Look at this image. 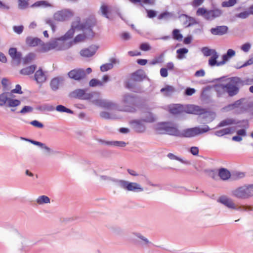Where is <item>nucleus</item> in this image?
Listing matches in <instances>:
<instances>
[{
  "label": "nucleus",
  "instance_id": "nucleus-1",
  "mask_svg": "<svg viewBox=\"0 0 253 253\" xmlns=\"http://www.w3.org/2000/svg\"><path fill=\"white\" fill-rule=\"evenodd\" d=\"M210 130L209 126L208 125H205L202 128L199 126H196L185 128L180 131L178 129L176 124L169 122L162 123L156 128V130L159 133L168 134L170 135L184 138L194 137L206 133Z\"/></svg>",
  "mask_w": 253,
  "mask_h": 253
},
{
  "label": "nucleus",
  "instance_id": "nucleus-2",
  "mask_svg": "<svg viewBox=\"0 0 253 253\" xmlns=\"http://www.w3.org/2000/svg\"><path fill=\"white\" fill-rule=\"evenodd\" d=\"M121 103L123 105V111L135 113L137 109L141 108L143 105V100L139 96L129 93L123 95Z\"/></svg>",
  "mask_w": 253,
  "mask_h": 253
},
{
  "label": "nucleus",
  "instance_id": "nucleus-3",
  "mask_svg": "<svg viewBox=\"0 0 253 253\" xmlns=\"http://www.w3.org/2000/svg\"><path fill=\"white\" fill-rule=\"evenodd\" d=\"M214 89L218 97H233L238 94L239 86L233 84H220L215 85Z\"/></svg>",
  "mask_w": 253,
  "mask_h": 253
},
{
  "label": "nucleus",
  "instance_id": "nucleus-4",
  "mask_svg": "<svg viewBox=\"0 0 253 253\" xmlns=\"http://www.w3.org/2000/svg\"><path fill=\"white\" fill-rule=\"evenodd\" d=\"M95 25V21L92 18H87L81 23L79 21L73 22V27H76L77 29L83 31L88 39H92L94 36L92 28Z\"/></svg>",
  "mask_w": 253,
  "mask_h": 253
},
{
  "label": "nucleus",
  "instance_id": "nucleus-5",
  "mask_svg": "<svg viewBox=\"0 0 253 253\" xmlns=\"http://www.w3.org/2000/svg\"><path fill=\"white\" fill-rule=\"evenodd\" d=\"M72 45L71 42L66 43L65 42H62L61 40H58V38L45 43L42 42L41 51L46 52L54 49L56 50H63L70 48Z\"/></svg>",
  "mask_w": 253,
  "mask_h": 253
},
{
  "label": "nucleus",
  "instance_id": "nucleus-6",
  "mask_svg": "<svg viewBox=\"0 0 253 253\" xmlns=\"http://www.w3.org/2000/svg\"><path fill=\"white\" fill-rule=\"evenodd\" d=\"M233 196L241 199H247L253 196V184L245 185L232 191Z\"/></svg>",
  "mask_w": 253,
  "mask_h": 253
},
{
  "label": "nucleus",
  "instance_id": "nucleus-7",
  "mask_svg": "<svg viewBox=\"0 0 253 253\" xmlns=\"http://www.w3.org/2000/svg\"><path fill=\"white\" fill-rule=\"evenodd\" d=\"M197 15H201L208 20H212L216 18L220 17L222 14L221 9L214 8L212 10H208L204 7L199 8L197 10Z\"/></svg>",
  "mask_w": 253,
  "mask_h": 253
},
{
  "label": "nucleus",
  "instance_id": "nucleus-8",
  "mask_svg": "<svg viewBox=\"0 0 253 253\" xmlns=\"http://www.w3.org/2000/svg\"><path fill=\"white\" fill-rule=\"evenodd\" d=\"M97 92L86 93V89H77L69 94V97L73 98H78L83 100H89L93 98L95 95H98Z\"/></svg>",
  "mask_w": 253,
  "mask_h": 253
},
{
  "label": "nucleus",
  "instance_id": "nucleus-9",
  "mask_svg": "<svg viewBox=\"0 0 253 253\" xmlns=\"http://www.w3.org/2000/svg\"><path fill=\"white\" fill-rule=\"evenodd\" d=\"M118 183V187L128 191L141 192L143 191V188L136 183L129 182L125 180L120 179Z\"/></svg>",
  "mask_w": 253,
  "mask_h": 253
},
{
  "label": "nucleus",
  "instance_id": "nucleus-10",
  "mask_svg": "<svg viewBox=\"0 0 253 253\" xmlns=\"http://www.w3.org/2000/svg\"><path fill=\"white\" fill-rule=\"evenodd\" d=\"M68 76L70 79L78 81L84 80L86 77L85 70L82 68L72 70L68 72Z\"/></svg>",
  "mask_w": 253,
  "mask_h": 253
},
{
  "label": "nucleus",
  "instance_id": "nucleus-11",
  "mask_svg": "<svg viewBox=\"0 0 253 253\" xmlns=\"http://www.w3.org/2000/svg\"><path fill=\"white\" fill-rule=\"evenodd\" d=\"M93 104L107 109H115L117 105L110 100L106 99H95L93 101Z\"/></svg>",
  "mask_w": 253,
  "mask_h": 253
},
{
  "label": "nucleus",
  "instance_id": "nucleus-12",
  "mask_svg": "<svg viewBox=\"0 0 253 253\" xmlns=\"http://www.w3.org/2000/svg\"><path fill=\"white\" fill-rule=\"evenodd\" d=\"M73 16V13L69 10H62L55 13L54 19L58 21H63Z\"/></svg>",
  "mask_w": 253,
  "mask_h": 253
},
{
  "label": "nucleus",
  "instance_id": "nucleus-13",
  "mask_svg": "<svg viewBox=\"0 0 253 253\" xmlns=\"http://www.w3.org/2000/svg\"><path fill=\"white\" fill-rule=\"evenodd\" d=\"M184 112L200 115L206 113L207 111L206 109L202 108L199 106L190 105L187 106L185 110H184Z\"/></svg>",
  "mask_w": 253,
  "mask_h": 253
},
{
  "label": "nucleus",
  "instance_id": "nucleus-14",
  "mask_svg": "<svg viewBox=\"0 0 253 253\" xmlns=\"http://www.w3.org/2000/svg\"><path fill=\"white\" fill-rule=\"evenodd\" d=\"M217 202L220 203L230 209H235L236 206L232 199L227 196L223 195L219 197L217 200Z\"/></svg>",
  "mask_w": 253,
  "mask_h": 253
},
{
  "label": "nucleus",
  "instance_id": "nucleus-15",
  "mask_svg": "<svg viewBox=\"0 0 253 253\" xmlns=\"http://www.w3.org/2000/svg\"><path fill=\"white\" fill-rule=\"evenodd\" d=\"M144 122L141 120H134L131 122L133 129L138 133H142L146 130V126Z\"/></svg>",
  "mask_w": 253,
  "mask_h": 253
},
{
  "label": "nucleus",
  "instance_id": "nucleus-16",
  "mask_svg": "<svg viewBox=\"0 0 253 253\" xmlns=\"http://www.w3.org/2000/svg\"><path fill=\"white\" fill-rule=\"evenodd\" d=\"M97 49L98 47L97 46L92 45L87 48L81 50L80 51V54L83 57H91L96 53Z\"/></svg>",
  "mask_w": 253,
  "mask_h": 253
},
{
  "label": "nucleus",
  "instance_id": "nucleus-17",
  "mask_svg": "<svg viewBox=\"0 0 253 253\" xmlns=\"http://www.w3.org/2000/svg\"><path fill=\"white\" fill-rule=\"evenodd\" d=\"M8 53L13 61L20 64L22 59V53L17 51L16 48L11 47L9 49Z\"/></svg>",
  "mask_w": 253,
  "mask_h": 253
},
{
  "label": "nucleus",
  "instance_id": "nucleus-18",
  "mask_svg": "<svg viewBox=\"0 0 253 253\" xmlns=\"http://www.w3.org/2000/svg\"><path fill=\"white\" fill-rule=\"evenodd\" d=\"M131 79L137 82H142L146 78L145 72L143 70H138L131 74Z\"/></svg>",
  "mask_w": 253,
  "mask_h": 253
},
{
  "label": "nucleus",
  "instance_id": "nucleus-19",
  "mask_svg": "<svg viewBox=\"0 0 253 253\" xmlns=\"http://www.w3.org/2000/svg\"><path fill=\"white\" fill-rule=\"evenodd\" d=\"M228 28L226 26H219L215 28H212L210 31L213 35H223L227 33Z\"/></svg>",
  "mask_w": 253,
  "mask_h": 253
},
{
  "label": "nucleus",
  "instance_id": "nucleus-20",
  "mask_svg": "<svg viewBox=\"0 0 253 253\" xmlns=\"http://www.w3.org/2000/svg\"><path fill=\"white\" fill-rule=\"evenodd\" d=\"M102 144L106 145L114 146L119 147H125L126 145V143L123 141H105L104 140L99 139L98 140Z\"/></svg>",
  "mask_w": 253,
  "mask_h": 253
},
{
  "label": "nucleus",
  "instance_id": "nucleus-21",
  "mask_svg": "<svg viewBox=\"0 0 253 253\" xmlns=\"http://www.w3.org/2000/svg\"><path fill=\"white\" fill-rule=\"evenodd\" d=\"M176 18L177 16L174 12L167 11L162 12L158 16L159 20L164 19L165 20H169L171 19H175Z\"/></svg>",
  "mask_w": 253,
  "mask_h": 253
},
{
  "label": "nucleus",
  "instance_id": "nucleus-22",
  "mask_svg": "<svg viewBox=\"0 0 253 253\" xmlns=\"http://www.w3.org/2000/svg\"><path fill=\"white\" fill-rule=\"evenodd\" d=\"M133 234L141 241H138V243L141 246L148 247L149 245L152 244V243L149 241V240L143 236L141 234L138 232H134Z\"/></svg>",
  "mask_w": 253,
  "mask_h": 253
},
{
  "label": "nucleus",
  "instance_id": "nucleus-23",
  "mask_svg": "<svg viewBox=\"0 0 253 253\" xmlns=\"http://www.w3.org/2000/svg\"><path fill=\"white\" fill-rule=\"evenodd\" d=\"M218 176L219 177L224 181L228 180L232 176L229 170L225 168H220L218 169Z\"/></svg>",
  "mask_w": 253,
  "mask_h": 253
},
{
  "label": "nucleus",
  "instance_id": "nucleus-24",
  "mask_svg": "<svg viewBox=\"0 0 253 253\" xmlns=\"http://www.w3.org/2000/svg\"><path fill=\"white\" fill-rule=\"evenodd\" d=\"M42 41L38 38H32V37H27L26 39V44L30 46H36L38 44L42 46Z\"/></svg>",
  "mask_w": 253,
  "mask_h": 253
},
{
  "label": "nucleus",
  "instance_id": "nucleus-25",
  "mask_svg": "<svg viewBox=\"0 0 253 253\" xmlns=\"http://www.w3.org/2000/svg\"><path fill=\"white\" fill-rule=\"evenodd\" d=\"M239 123H240V122H237V121L233 118H227L221 121L216 126L215 128L229 125H238Z\"/></svg>",
  "mask_w": 253,
  "mask_h": 253
},
{
  "label": "nucleus",
  "instance_id": "nucleus-26",
  "mask_svg": "<svg viewBox=\"0 0 253 253\" xmlns=\"http://www.w3.org/2000/svg\"><path fill=\"white\" fill-rule=\"evenodd\" d=\"M63 81V78L60 77H55L51 80L50 83V86L53 91H56L58 89L59 85Z\"/></svg>",
  "mask_w": 253,
  "mask_h": 253
},
{
  "label": "nucleus",
  "instance_id": "nucleus-27",
  "mask_svg": "<svg viewBox=\"0 0 253 253\" xmlns=\"http://www.w3.org/2000/svg\"><path fill=\"white\" fill-rule=\"evenodd\" d=\"M35 80L38 83H42L45 81V75L41 68H40L35 74Z\"/></svg>",
  "mask_w": 253,
  "mask_h": 253
},
{
  "label": "nucleus",
  "instance_id": "nucleus-28",
  "mask_svg": "<svg viewBox=\"0 0 253 253\" xmlns=\"http://www.w3.org/2000/svg\"><path fill=\"white\" fill-rule=\"evenodd\" d=\"M118 63L119 61H118L116 59L113 58H111L110 59V63L103 64L100 66V70L102 72L107 71L113 68V64Z\"/></svg>",
  "mask_w": 253,
  "mask_h": 253
},
{
  "label": "nucleus",
  "instance_id": "nucleus-29",
  "mask_svg": "<svg viewBox=\"0 0 253 253\" xmlns=\"http://www.w3.org/2000/svg\"><path fill=\"white\" fill-rule=\"evenodd\" d=\"M77 29L76 27H73V23L72 24L71 28L68 31V32L63 36L58 38V40H61L62 42H65V40L72 38L75 32V30Z\"/></svg>",
  "mask_w": 253,
  "mask_h": 253
},
{
  "label": "nucleus",
  "instance_id": "nucleus-30",
  "mask_svg": "<svg viewBox=\"0 0 253 253\" xmlns=\"http://www.w3.org/2000/svg\"><path fill=\"white\" fill-rule=\"evenodd\" d=\"M36 68L37 66L36 65H32L21 69L20 73L24 75H30L35 72Z\"/></svg>",
  "mask_w": 253,
  "mask_h": 253
},
{
  "label": "nucleus",
  "instance_id": "nucleus-31",
  "mask_svg": "<svg viewBox=\"0 0 253 253\" xmlns=\"http://www.w3.org/2000/svg\"><path fill=\"white\" fill-rule=\"evenodd\" d=\"M126 87L133 92L136 93H141L142 92V89L140 86H136L134 84L130 81H127L126 83Z\"/></svg>",
  "mask_w": 253,
  "mask_h": 253
},
{
  "label": "nucleus",
  "instance_id": "nucleus-32",
  "mask_svg": "<svg viewBox=\"0 0 253 253\" xmlns=\"http://www.w3.org/2000/svg\"><path fill=\"white\" fill-rule=\"evenodd\" d=\"M169 112L174 115L181 114L184 112V109L182 106L177 104L170 108Z\"/></svg>",
  "mask_w": 253,
  "mask_h": 253
},
{
  "label": "nucleus",
  "instance_id": "nucleus-33",
  "mask_svg": "<svg viewBox=\"0 0 253 253\" xmlns=\"http://www.w3.org/2000/svg\"><path fill=\"white\" fill-rule=\"evenodd\" d=\"M233 130V127H227L225 128H223L214 132V134L218 137L223 136L226 134H229L231 133L232 130Z\"/></svg>",
  "mask_w": 253,
  "mask_h": 253
},
{
  "label": "nucleus",
  "instance_id": "nucleus-34",
  "mask_svg": "<svg viewBox=\"0 0 253 253\" xmlns=\"http://www.w3.org/2000/svg\"><path fill=\"white\" fill-rule=\"evenodd\" d=\"M250 14H253V4L249 9V11H245L236 15V17L242 19H245L249 17Z\"/></svg>",
  "mask_w": 253,
  "mask_h": 253
},
{
  "label": "nucleus",
  "instance_id": "nucleus-35",
  "mask_svg": "<svg viewBox=\"0 0 253 253\" xmlns=\"http://www.w3.org/2000/svg\"><path fill=\"white\" fill-rule=\"evenodd\" d=\"M11 94L10 92H5L0 94V106H2L5 104L6 102L8 103V99L10 97L9 96H11Z\"/></svg>",
  "mask_w": 253,
  "mask_h": 253
},
{
  "label": "nucleus",
  "instance_id": "nucleus-36",
  "mask_svg": "<svg viewBox=\"0 0 253 253\" xmlns=\"http://www.w3.org/2000/svg\"><path fill=\"white\" fill-rule=\"evenodd\" d=\"M160 91L162 93H164L165 96H169L174 91V88L171 85H167L165 87L162 88Z\"/></svg>",
  "mask_w": 253,
  "mask_h": 253
},
{
  "label": "nucleus",
  "instance_id": "nucleus-37",
  "mask_svg": "<svg viewBox=\"0 0 253 253\" xmlns=\"http://www.w3.org/2000/svg\"><path fill=\"white\" fill-rule=\"evenodd\" d=\"M50 198L45 195L40 196L36 200V202L39 205L48 204L50 203Z\"/></svg>",
  "mask_w": 253,
  "mask_h": 253
},
{
  "label": "nucleus",
  "instance_id": "nucleus-38",
  "mask_svg": "<svg viewBox=\"0 0 253 253\" xmlns=\"http://www.w3.org/2000/svg\"><path fill=\"white\" fill-rule=\"evenodd\" d=\"M245 82L243 81L240 78L238 77H233L230 78V82L229 84H236L238 86L239 85H244Z\"/></svg>",
  "mask_w": 253,
  "mask_h": 253
},
{
  "label": "nucleus",
  "instance_id": "nucleus-39",
  "mask_svg": "<svg viewBox=\"0 0 253 253\" xmlns=\"http://www.w3.org/2000/svg\"><path fill=\"white\" fill-rule=\"evenodd\" d=\"M218 57V55L215 50H213V55L209 60V64L211 66L217 65L216 59Z\"/></svg>",
  "mask_w": 253,
  "mask_h": 253
},
{
  "label": "nucleus",
  "instance_id": "nucleus-40",
  "mask_svg": "<svg viewBox=\"0 0 253 253\" xmlns=\"http://www.w3.org/2000/svg\"><path fill=\"white\" fill-rule=\"evenodd\" d=\"M100 178L102 180H107L112 181L113 182L115 186L118 187V183H119V181H120V179L115 178L106 175H101Z\"/></svg>",
  "mask_w": 253,
  "mask_h": 253
},
{
  "label": "nucleus",
  "instance_id": "nucleus-41",
  "mask_svg": "<svg viewBox=\"0 0 253 253\" xmlns=\"http://www.w3.org/2000/svg\"><path fill=\"white\" fill-rule=\"evenodd\" d=\"M42 148H43L45 151V155L47 156H49L51 155L57 154L60 153V151H54L52 150L50 148L46 146V145L44 143V146H42Z\"/></svg>",
  "mask_w": 253,
  "mask_h": 253
},
{
  "label": "nucleus",
  "instance_id": "nucleus-42",
  "mask_svg": "<svg viewBox=\"0 0 253 253\" xmlns=\"http://www.w3.org/2000/svg\"><path fill=\"white\" fill-rule=\"evenodd\" d=\"M56 110L58 112L62 113L66 112L71 114L74 113V112L72 110L67 108L65 106L62 105H57L56 107Z\"/></svg>",
  "mask_w": 253,
  "mask_h": 253
},
{
  "label": "nucleus",
  "instance_id": "nucleus-43",
  "mask_svg": "<svg viewBox=\"0 0 253 253\" xmlns=\"http://www.w3.org/2000/svg\"><path fill=\"white\" fill-rule=\"evenodd\" d=\"M35 57V54L34 53L30 52L28 53L23 59V62L24 64L30 63Z\"/></svg>",
  "mask_w": 253,
  "mask_h": 253
},
{
  "label": "nucleus",
  "instance_id": "nucleus-44",
  "mask_svg": "<svg viewBox=\"0 0 253 253\" xmlns=\"http://www.w3.org/2000/svg\"><path fill=\"white\" fill-rule=\"evenodd\" d=\"M21 101L18 99L9 98L7 103V106L10 107H14L20 105Z\"/></svg>",
  "mask_w": 253,
  "mask_h": 253
},
{
  "label": "nucleus",
  "instance_id": "nucleus-45",
  "mask_svg": "<svg viewBox=\"0 0 253 253\" xmlns=\"http://www.w3.org/2000/svg\"><path fill=\"white\" fill-rule=\"evenodd\" d=\"M188 52V49L186 48H181L177 50V58L178 59H182L184 57V54Z\"/></svg>",
  "mask_w": 253,
  "mask_h": 253
},
{
  "label": "nucleus",
  "instance_id": "nucleus-46",
  "mask_svg": "<svg viewBox=\"0 0 253 253\" xmlns=\"http://www.w3.org/2000/svg\"><path fill=\"white\" fill-rule=\"evenodd\" d=\"M164 55L161 54L159 56L155 58L152 61L149 62V64L151 65H154L158 63H161L163 62Z\"/></svg>",
  "mask_w": 253,
  "mask_h": 253
},
{
  "label": "nucleus",
  "instance_id": "nucleus-47",
  "mask_svg": "<svg viewBox=\"0 0 253 253\" xmlns=\"http://www.w3.org/2000/svg\"><path fill=\"white\" fill-rule=\"evenodd\" d=\"M144 122L152 123L155 121V118L153 114L149 112L147 114V116L143 119H141Z\"/></svg>",
  "mask_w": 253,
  "mask_h": 253
},
{
  "label": "nucleus",
  "instance_id": "nucleus-48",
  "mask_svg": "<svg viewBox=\"0 0 253 253\" xmlns=\"http://www.w3.org/2000/svg\"><path fill=\"white\" fill-rule=\"evenodd\" d=\"M51 4L49 3L46 1L44 0H41V1H38L36 2L35 3H34L32 6H43V7H48V6H51Z\"/></svg>",
  "mask_w": 253,
  "mask_h": 253
},
{
  "label": "nucleus",
  "instance_id": "nucleus-49",
  "mask_svg": "<svg viewBox=\"0 0 253 253\" xmlns=\"http://www.w3.org/2000/svg\"><path fill=\"white\" fill-rule=\"evenodd\" d=\"M237 3V0H229L228 1H223L221 6L223 7H228L234 6Z\"/></svg>",
  "mask_w": 253,
  "mask_h": 253
},
{
  "label": "nucleus",
  "instance_id": "nucleus-50",
  "mask_svg": "<svg viewBox=\"0 0 253 253\" xmlns=\"http://www.w3.org/2000/svg\"><path fill=\"white\" fill-rule=\"evenodd\" d=\"M89 85L90 87H95L97 85L102 86L103 85V83L97 79H92L89 81Z\"/></svg>",
  "mask_w": 253,
  "mask_h": 253
},
{
  "label": "nucleus",
  "instance_id": "nucleus-51",
  "mask_svg": "<svg viewBox=\"0 0 253 253\" xmlns=\"http://www.w3.org/2000/svg\"><path fill=\"white\" fill-rule=\"evenodd\" d=\"M172 36L174 39L181 41L182 39V35L180 33V31L178 29H174L172 31Z\"/></svg>",
  "mask_w": 253,
  "mask_h": 253
},
{
  "label": "nucleus",
  "instance_id": "nucleus-52",
  "mask_svg": "<svg viewBox=\"0 0 253 253\" xmlns=\"http://www.w3.org/2000/svg\"><path fill=\"white\" fill-rule=\"evenodd\" d=\"M253 64V54H251L250 56V58L245 62L240 67H236V69H241L242 68L246 67L247 66L251 65Z\"/></svg>",
  "mask_w": 253,
  "mask_h": 253
},
{
  "label": "nucleus",
  "instance_id": "nucleus-53",
  "mask_svg": "<svg viewBox=\"0 0 253 253\" xmlns=\"http://www.w3.org/2000/svg\"><path fill=\"white\" fill-rule=\"evenodd\" d=\"M236 210L239 211H253V206H240L238 207H236V209H235Z\"/></svg>",
  "mask_w": 253,
  "mask_h": 253
},
{
  "label": "nucleus",
  "instance_id": "nucleus-54",
  "mask_svg": "<svg viewBox=\"0 0 253 253\" xmlns=\"http://www.w3.org/2000/svg\"><path fill=\"white\" fill-rule=\"evenodd\" d=\"M245 176V174L243 172H235L232 173L231 178L236 180L243 178Z\"/></svg>",
  "mask_w": 253,
  "mask_h": 253
},
{
  "label": "nucleus",
  "instance_id": "nucleus-55",
  "mask_svg": "<svg viewBox=\"0 0 253 253\" xmlns=\"http://www.w3.org/2000/svg\"><path fill=\"white\" fill-rule=\"evenodd\" d=\"M85 39H87L86 36V34L84 33L83 34L78 35L74 39V42L75 43L81 42L84 41Z\"/></svg>",
  "mask_w": 253,
  "mask_h": 253
},
{
  "label": "nucleus",
  "instance_id": "nucleus-56",
  "mask_svg": "<svg viewBox=\"0 0 253 253\" xmlns=\"http://www.w3.org/2000/svg\"><path fill=\"white\" fill-rule=\"evenodd\" d=\"M181 16H184L186 17V18H188V23L187 25V27L192 26L197 23L195 18L193 17L188 16L185 14H182Z\"/></svg>",
  "mask_w": 253,
  "mask_h": 253
},
{
  "label": "nucleus",
  "instance_id": "nucleus-57",
  "mask_svg": "<svg viewBox=\"0 0 253 253\" xmlns=\"http://www.w3.org/2000/svg\"><path fill=\"white\" fill-rule=\"evenodd\" d=\"M33 110V108L30 106H25L19 112V113L24 114L32 112Z\"/></svg>",
  "mask_w": 253,
  "mask_h": 253
},
{
  "label": "nucleus",
  "instance_id": "nucleus-58",
  "mask_svg": "<svg viewBox=\"0 0 253 253\" xmlns=\"http://www.w3.org/2000/svg\"><path fill=\"white\" fill-rule=\"evenodd\" d=\"M29 0H18V7L20 9H24L28 5Z\"/></svg>",
  "mask_w": 253,
  "mask_h": 253
},
{
  "label": "nucleus",
  "instance_id": "nucleus-59",
  "mask_svg": "<svg viewBox=\"0 0 253 253\" xmlns=\"http://www.w3.org/2000/svg\"><path fill=\"white\" fill-rule=\"evenodd\" d=\"M213 50L209 49L207 47H204L201 50L202 53L206 56H210L212 53H213Z\"/></svg>",
  "mask_w": 253,
  "mask_h": 253
},
{
  "label": "nucleus",
  "instance_id": "nucleus-60",
  "mask_svg": "<svg viewBox=\"0 0 253 253\" xmlns=\"http://www.w3.org/2000/svg\"><path fill=\"white\" fill-rule=\"evenodd\" d=\"M146 11L147 12V16L149 18H153L157 15V11L154 10L146 9Z\"/></svg>",
  "mask_w": 253,
  "mask_h": 253
},
{
  "label": "nucleus",
  "instance_id": "nucleus-61",
  "mask_svg": "<svg viewBox=\"0 0 253 253\" xmlns=\"http://www.w3.org/2000/svg\"><path fill=\"white\" fill-rule=\"evenodd\" d=\"M10 93L11 94L12 93H17L21 94L23 93V91L21 90V86L19 84H16L15 86V88L11 90Z\"/></svg>",
  "mask_w": 253,
  "mask_h": 253
},
{
  "label": "nucleus",
  "instance_id": "nucleus-62",
  "mask_svg": "<svg viewBox=\"0 0 253 253\" xmlns=\"http://www.w3.org/2000/svg\"><path fill=\"white\" fill-rule=\"evenodd\" d=\"M237 122H240L238 126L240 127H243L245 128H248L249 126L248 121L247 120H243L242 121H237Z\"/></svg>",
  "mask_w": 253,
  "mask_h": 253
},
{
  "label": "nucleus",
  "instance_id": "nucleus-63",
  "mask_svg": "<svg viewBox=\"0 0 253 253\" xmlns=\"http://www.w3.org/2000/svg\"><path fill=\"white\" fill-rule=\"evenodd\" d=\"M101 10L102 15L106 18L109 19V17L108 15V9L107 6L105 5H102L101 7Z\"/></svg>",
  "mask_w": 253,
  "mask_h": 253
},
{
  "label": "nucleus",
  "instance_id": "nucleus-64",
  "mask_svg": "<svg viewBox=\"0 0 253 253\" xmlns=\"http://www.w3.org/2000/svg\"><path fill=\"white\" fill-rule=\"evenodd\" d=\"M251 48V44L249 42H247L243 44L241 47V49L245 52H248Z\"/></svg>",
  "mask_w": 253,
  "mask_h": 253
}]
</instances>
